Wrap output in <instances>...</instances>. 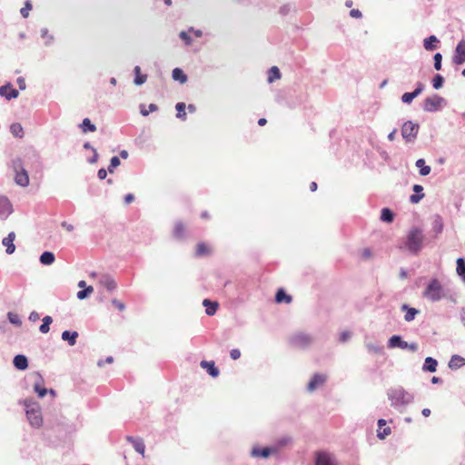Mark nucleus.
<instances>
[{
    "mask_svg": "<svg viewBox=\"0 0 465 465\" xmlns=\"http://www.w3.org/2000/svg\"><path fill=\"white\" fill-rule=\"evenodd\" d=\"M134 74H135V77H134V84L136 85H141L143 84H144L147 80V75L146 74H143L141 73V68L140 66L136 65L134 67Z\"/></svg>",
    "mask_w": 465,
    "mask_h": 465,
    "instance_id": "24",
    "label": "nucleus"
},
{
    "mask_svg": "<svg viewBox=\"0 0 465 465\" xmlns=\"http://www.w3.org/2000/svg\"><path fill=\"white\" fill-rule=\"evenodd\" d=\"M54 254L51 252H44L40 256V262L44 265H51L54 262Z\"/></svg>",
    "mask_w": 465,
    "mask_h": 465,
    "instance_id": "25",
    "label": "nucleus"
},
{
    "mask_svg": "<svg viewBox=\"0 0 465 465\" xmlns=\"http://www.w3.org/2000/svg\"><path fill=\"white\" fill-rule=\"evenodd\" d=\"M53 322V319L51 316H45L43 318V323L39 327V331L42 333H47L50 330V324Z\"/></svg>",
    "mask_w": 465,
    "mask_h": 465,
    "instance_id": "32",
    "label": "nucleus"
},
{
    "mask_svg": "<svg viewBox=\"0 0 465 465\" xmlns=\"http://www.w3.org/2000/svg\"><path fill=\"white\" fill-rule=\"evenodd\" d=\"M463 365H465V359L459 355L452 356L449 362V367L450 369H458Z\"/></svg>",
    "mask_w": 465,
    "mask_h": 465,
    "instance_id": "22",
    "label": "nucleus"
},
{
    "mask_svg": "<svg viewBox=\"0 0 465 465\" xmlns=\"http://www.w3.org/2000/svg\"><path fill=\"white\" fill-rule=\"evenodd\" d=\"M13 213V206L5 196H0V219L7 218Z\"/></svg>",
    "mask_w": 465,
    "mask_h": 465,
    "instance_id": "8",
    "label": "nucleus"
},
{
    "mask_svg": "<svg viewBox=\"0 0 465 465\" xmlns=\"http://www.w3.org/2000/svg\"><path fill=\"white\" fill-rule=\"evenodd\" d=\"M210 252H211L210 248L204 242H200L197 244V247H196V255L197 256L207 255L210 253Z\"/></svg>",
    "mask_w": 465,
    "mask_h": 465,
    "instance_id": "35",
    "label": "nucleus"
},
{
    "mask_svg": "<svg viewBox=\"0 0 465 465\" xmlns=\"http://www.w3.org/2000/svg\"><path fill=\"white\" fill-rule=\"evenodd\" d=\"M112 304L120 312H123L125 309L124 303L117 299H114L112 301Z\"/></svg>",
    "mask_w": 465,
    "mask_h": 465,
    "instance_id": "49",
    "label": "nucleus"
},
{
    "mask_svg": "<svg viewBox=\"0 0 465 465\" xmlns=\"http://www.w3.org/2000/svg\"><path fill=\"white\" fill-rule=\"evenodd\" d=\"M101 283L109 291H113L116 287V283L112 279H105L104 281H102Z\"/></svg>",
    "mask_w": 465,
    "mask_h": 465,
    "instance_id": "44",
    "label": "nucleus"
},
{
    "mask_svg": "<svg viewBox=\"0 0 465 465\" xmlns=\"http://www.w3.org/2000/svg\"><path fill=\"white\" fill-rule=\"evenodd\" d=\"M10 131H11L12 134L15 137L22 138L24 135V129H23L22 125L18 123L13 124L10 126Z\"/></svg>",
    "mask_w": 465,
    "mask_h": 465,
    "instance_id": "31",
    "label": "nucleus"
},
{
    "mask_svg": "<svg viewBox=\"0 0 465 465\" xmlns=\"http://www.w3.org/2000/svg\"><path fill=\"white\" fill-rule=\"evenodd\" d=\"M326 381V376L322 374H314L308 384V391H313L320 386H322Z\"/></svg>",
    "mask_w": 465,
    "mask_h": 465,
    "instance_id": "11",
    "label": "nucleus"
},
{
    "mask_svg": "<svg viewBox=\"0 0 465 465\" xmlns=\"http://www.w3.org/2000/svg\"><path fill=\"white\" fill-rule=\"evenodd\" d=\"M350 337V333L348 331H343L341 334V341H346Z\"/></svg>",
    "mask_w": 465,
    "mask_h": 465,
    "instance_id": "61",
    "label": "nucleus"
},
{
    "mask_svg": "<svg viewBox=\"0 0 465 465\" xmlns=\"http://www.w3.org/2000/svg\"><path fill=\"white\" fill-rule=\"evenodd\" d=\"M441 59L442 56L440 53L435 54L434 55V67L436 70L441 69Z\"/></svg>",
    "mask_w": 465,
    "mask_h": 465,
    "instance_id": "48",
    "label": "nucleus"
},
{
    "mask_svg": "<svg viewBox=\"0 0 465 465\" xmlns=\"http://www.w3.org/2000/svg\"><path fill=\"white\" fill-rule=\"evenodd\" d=\"M423 239L421 230L412 228L408 233L406 245L411 252L417 253L421 248Z\"/></svg>",
    "mask_w": 465,
    "mask_h": 465,
    "instance_id": "2",
    "label": "nucleus"
},
{
    "mask_svg": "<svg viewBox=\"0 0 465 465\" xmlns=\"http://www.w3.org/2000/svg\"><path fill=\"white\" fill-rule=\"evenodd\" d=\"M389 346L391 348L399 347L401 349H407L408 342L401 340V338L398 335H393L389 340Z\"/></svg>",
    "mask_w": 465,
    "mask_h": 465,
    "instance_id": "16",
    "label": "nucleus"
},
{
    "mask_svg": "<svg viewBox=\"0 0 465 465\" xmlns=\"http://www.w3.org/2000/svg\"><path fill=\"white\" fill-rule=\"evenodd\" d=\"M158 106L155 104H150L146 109L144 104L140 105V112L143 116H147L150 113L157 111Z\"/></svg>",
    "mask_w": 465,
    "mask_h": 465,
    "instance_id": "39",
    "label": "nucleus"
},
{
    "mask_svg": "<svg viewBox=\"0 0 465 465\" xmlns=\"http://www.w3.org/2000/svg\"><path fill=\"white\" fill-rule=\"evenodd\" d=\"M280 78H281V73H280L279 68L277 66H272L269 70L268 81L270 83H272L273 81L278 80Z\"/></svg>",
    "mask_w": 465,
    "mask_h": 465,
    "instance_id": "33",
    "label": "nucleus"
},
{
    "mask_svg": "<svg viewBox=\"0 0 465 465\" xmlns=\"http://www.w3.org/2000/svg\"><path fill=\"white\" fill-rule=\"evenodd\" d=\"M443 77L440 74H436L432 79V85L435 89H440L443 84Z\"/></svg>",
    "mask_w": 465,
    "mask_h": 465,
    "instance_id": "43",
    "label": "nucleus"
},
{
    "mask_svg": "<svg viewBox=\"0 0 465 465\" xmlns=\"http://www.w3.org/2000/svg\"><path fill=\"white\" fill-rule=\"evenodd\" d=\"M424 297L431 302L440 301L443 297V288L439 280L433 279L423 293Z\"/></svg>",
    "mask_w": 465,
    "mask_h": 465,
    "instance_id": "3",
    "label": "nucleus"
},
{
    "mask_svg": "<svg viewBox=\"0 0 465 465\" xmlns=\"http://www.w3.org/2000/svg\"><path fill=\"white\" fill-rule=\"evenodd\" d=\"M14 169L16 173L15 183L21 186H27L29 183V177L27 172L23 168L21 161H14Z\"/></svg>",
    "mask_w": 465,
    "mask_h": 465,
    "instance_id": "5",
    "label": "nucleus"
},
{
    "mask_svg": "<svg viewBox=\"0 0 465 465\" xmlns=\"http://www.w3.org/2000/svg\"><path fill=\"white\" fill-rule=\"evenodd\" d=\"M402 310H407V312L406 314L404 315V319L406 322H411L412 321L416 314L418 313V311L414 308H408L407 305H403L402 306Z\"/></svg>",
    "mask_w": 465,
    "mask_h": 465,
    "instance_id": "37",
    "label": "nucleus"
},
{
    "mask_svg": "<svg viewBox=\"0 0 465 465\" xmlns=\"http://www.w3.org/2000/svg\"><path fill=\"white\" fill-rule=\"evenodd\" d=\"M203 304L205 307L206 313L210 316L215 314L219 306L218 302H211L208 299L203 300Z\"/></svg>",
    "mask_w": 465,
    "mask_h": 465,
    "instance_id": "18",
    "label": "nucleus"
},
{
    "mask_svg": "<svg viewBox=\"0 0 465 465\" xmlns=\"http://www.w3.org/2000/svg\"><path fill=\"white\" fill-rule=\"evenodd\" d=\"M77 337H78L77 331L71 332L69 331H64L62 333V339L64 341H67L69 345H71V346H74L76 343Z\"/></svg>",
    "mask_w": 465,
    "mask_h": 465,
    "instance_id": "20",
    "label": "nucleus"
},
{
    "mask_svg": "<svg viewBox=\"0 0 465 465\" xmlns=\"http://www.w3.org/2000/svg\"><path fill=\"white\" fill-rule=\"evenodd\" d=\"M422 190H423V188H422V186H421V185H420V184H415V185L413 186V191H414L415 193H418L422 192Z\"/></svg>",
    "mask_w": 465,
    "mask_h": 465,
    "instance_id": "64",
    "label": "nucleus"
},
{
    "mask_svg": "<svg viewBox=\"0 0 465 465\" xmlns=\"http://www.w3.org/2000/svg\"><path fill=\"white\" fill-rule=\"evenodd\" d=\"M179 35H180L181 39H183L187 45H190L192 44V40H191V37L188 35V33L183 31L180 33Z\"/></svg>",
    "mask_w": 465,
    "mask_h": 465,
    "instance_id": "51",
    "label": "nucleus"
},
{
    "mask_svg": "<svg viewBox=\"0 0 465 465\" xmlns=\"http://www.w3.org/2000/svg\"><path fill=\"white\" fill-rule=\"evenodd\" d=\"M389 434H391V429L390 428H386L383 430V432L382 433H379V437L383 439L385 438L386 436H388Z\"/></svg>",
    "mask_w": 465,
    "mask_h": 465,
    "instance_id": "59",
    "label": "nucleus"
},
{
    "mask_svg": "<svg viewBox=\"0 0 465 465\" xmlns=\"http://www.w3.org/2000/svg\"><path fill=\"white\" fill-rule=\"evenodd\" d=\"M186 228L184 224L178 222L174 224L173 235L176 239H183L185 235Z\"/></svg>",
    "mask_w": 465,
    "mask_h": 465,
    "instance_id": "19",
    "label": "nucleus"
},
{
    "mask_svg": "<svg viewBox=\"0 0 465 465\" xmlns=\"http://www.w3.org/2000/svg\"><path fill=\"white\" fill-rule=\"evenodd\" d=\"M453 62L456 64H462L465 63V40H461L456 46Z\"/></svg>",
    "mask_w": 465,
    "mask_h": 465,
    "instance_id": "9",
    "label": "nucleus"
},
{
    "mask_svg": "<svg viewBox=\"0 0 465 465\" xmlns=\"http://www.w3.org/2000/svg\"><path fill=\"white\" fill-rule=\"evenodd\" d=\"M94 292V288L92 286L85 287L84 290L79 291L77 292V298L79 300H83L90 295Z\"/></svg>",
    "mask_w": 465,
    "mask_h": 465,
    "instance_id": "41",
    "label": "nucleus"
},
{
    "mask_svg": "<svg viewBox=\"0 0 465 465\" xmlns=\"http://www.w3.org/2000/svg\"><path fill=\"white\" fill-rule=\"evenodd\" d=\"M201 367L213 378L218 377L219 375V370L215 367L214 361H202L200 363Z\"/></svg>",
    "mask_w": 465,
    "mask_h": 465,
    "instance_id": "15",
    "label": "nucleus"
},
{
    "mask_svg": "<svg viewBox=\"0 0 465 465\" xmlns=\"http://www.w3.org/2000/svg\"><path fill=\"white\" fill-rule=\"evenodd\" d=\"M35 391L38 394L40 398H43L46 395V389L43 388L40 384L36 383L34 386Z\"/></svg>",
    "mask_w": 465,
    "mask_h": 465,
    "instance_id": "46",
    "label": "nucleus"
},
{
    "mask_svg": "<svg viewBox=\"0 0 465 465\" xmlns=\"http://www.w3.org/2000/svg\"><path fill=\"white\" fill-rule=\"evenodd\" d=\"M457 273L462 277L465 282V261L463 258H459L457 260Z\"/></svg>",
    "mask_w": 465,
    "mask_h": 465,
    "instance_id": "38",
    "label": "nucleus"
},
{
    "mask_svg": "<svg viewBox=\"0 0 465 465\" xmlns=\"http://www.w3.org/2000/svg\"><path fill=\"white\" fill-rule=\"evenodd\" d=\"M416 166L420 169V174L422 176H426L430 173V167L425 164L424 159L417 160Z\"/></svg>",
    "mask_w": 465,
    "mask_h": 465,
    "instance_id": "28",
    "label": "nucleus"
},
{
    "mask_svg": "<svg viewBox=\"0 0 465 465\" xmlns=\"http://www.w3.org/2000/svg\"><path fill=\"white\" fill-rule=\"evenodd\" d=\"M0 95L10 100L18 96V91L13 88L10 84H7L0 87Z\"/></svg>",
    "mask_w": 465,
    "mask_h": 465,
    "instance_id": "14",
    "label": "nucleus"
},
{
    "mask_svg": "<svg viewBox=\"0 0 465 465\" xmlns=\"http://www.w3.org/2000/svg\"><path fill=\"white\" fill-rule=\"evenodd\" d=\"M230 356L232 360H237L241 357V351L238 349H232L230 351Z\"/></svg>",
    "mask_w": 465,
    "mask_h": 465,
    "instance_id": "53",
    "label": "nucleus"
},
{
    "mask_svg": "<svg viewBox=\"0 0 465 465\" xmlns=\"http://www.w3.org/2000/svg\"><path fill=\"white\" fill-rule=\"evenodd\" d=\"M443 99L438 95L427 97L424 100L423 109L427 112H435L440 109Z\"/></svg>",
    "mask_w": 465,
    "mask_h": 465,
    "instance_id": "7",
    "label": "nucleus"
},
{
    "mask_svg": "<svg viewBox=\"0 0 465 465\" xmlns=\"http://www.w3.org/2000/svg\"><path fill=\"white\" fill-rule=\"evenodd\" d=\"M15 239V233L14 232H9L7 237L4 238L2 243L6 247V253L12 254L15 251V245L14 244V241Z\"/></svg>",
    "mask_w": 465,
    "mask_h": 465,
    "instance_id": "13",
    "label": "nucleus"
},
{
    "mask_svg": "<svg viewBox=\"0 0 465 465\" xmlns=\"http://www.w3.org/2000/svg\"><path fill=\"white\" fill-rule=\"evenodd\" d=\"M419 131V125L408 121L401 127V135L406 142H412L416 138Z\"/></svg>",
    "mask_w": 465,
    "mask_h": 465,
    "instance_id": "4",
    "label": "nucleus"
},
{
    "mask_svg": "<svg viewBox=\"0 0 465 465\" xmlns=\"http://www.w3.org/2000/svg\"><path fill=\"white\" fill-rule=\"evenodd\" d=\"M26 407V417L30 424L35 428H39L43 424V418L41 414V408L35 402L28 403L25 401Z\"/></svg>",
    "mask_w": 465,
    "mask_h": 465,
    "instance_id": "1",
    "label": "nucleus"
},
{
    "mask_svg": "<svg viewBox=\"0 0 465 465\" xmlns=\"http://www.w3.org/2000/svg\"><path fill=\"white\" fill-rule=\"evenodd\" d=\"M134 194H132V193H128V194H127V195H125V197H124V203H125L126 204H129V203H133V202H134Z\"/></svg>",
    "mask_w": 465,
    "mask_h": 465,
    "instance_id": "56",
    "label": "nucleus"
},
{
    "mask_svg": "<svg viewBox=\"0 0 465 465\" xmlns=\"http://www.w3.org/2000/svg\"><path fill=\"white\" fill-rule=\"evenodd\" d=\"M435 223H436V226H437V232H441L442 228H443V224H442L441 220L439 218L438 220H436Z\"/></svg>",
    "mask_w": 465,
    "mask_h": 465,
    "instance_id": "58",
    "label": "nucleus"
},
{
    "mask_svg": "<svg viewBox=\"0 0 465 465\" xmlns=\"http://www.w3.org/2000/svg\"><path fill=\"white\" fill-rule=\"evenodd\" d=\"M350 15H351V17H354V18L361 17V13L358 9L351 10Z\"/></svg>",
    "mask_w": 465,
    "mask_h": 465,
    "instance_id": "54",
    "label": "nucleus"
},
{
    "mask_svg": "<svg viewBox=\"0 0 465 465\" xmlns=\"http://www.w3.org/2000/svg\"><path fill=\"white\" fill-rule=\"evenodd\" d=\"M97 176H98V178H99V179H101V180L105 179V178H106V176H107V172H106V170H105V169H100V170L98 171Z\"/></svg>",
    "mask_w": 465,
    "mask_h": 465,
    "instance_id": "55",
    "label": "nucleus"
},
{
    "mask_svg": "<svg viewBox=\"0 0 465 465\" xmlns=\"http://www.w3.org/2000/svg\"><path fill=\"white\" fill-rule=\"evenodd\" d=\"M423 197H424L423 193H421L420 195L419 194H412L410 197V201L412 203H418Z\"/></svg>",
    "mask_w": 465,
    "mask_h": 465,
    "instance_id": "52",
    "label": "nucleus"
},
{
    "mask_svg": "<svg viewBox=\"0 0 465 465\" xmlns=\"http://www.w3.org/2000/svg\"><path fill=\"white\" fill-rule=\"evenodd\" d=\"M81 128H82L83 133L95 132L96 131L95 125L91 123L89 118H84L83 120V123L81 124Z\"/></svg>",
    "mask_w": 465,
    "mask_h": 465,
    "instance_id": "30",
    "label": "nucleus"
},
{
    "mask_svg": "<svg viewBox=\"0 0 465 465\" xmlns=\"http://www.w3.org/2000/svg\"><path fill=\"white\" fill-rule=\"evenodd\" d=\"M407 349L414 352L418 350V344L415 342L408 343Z\"/></svg>",
    "mask_w": 465,
    "mask_h": 465,
    "instance_id": "57",
    "label": "nucleus"
},
{
    "mask_svg": "<svg viewBox=\"0 0 465 465\" xmlns=\"http://www.w3.org/2000/svg\"><path fill=\"white\" fill-rule=\"evenodd\" d=\"M126 440L133 443L134 448L137 452L141 453L143 456L144 455L145 447L142 440H135L131 436H128Z\"/></svg>",
    "mask_w": 465,
    "mask_h": 465,
    "instance_id": "21",
    "label": "nucleus"
},
{
    "mask_svg": "<svg viewBox=\"0 0 465 465\" xmlns=\"http://www.w3.org/2000/svg\"><path fill=\"white\" fill-rule=\"evenodd\" d=\"M438 39L435 35H430L424 40L423 45L427 51H432L436 48L435 44L438 43Z\"/></svg>",
    "mask_w": 465,
    "mask_h": 465,
    "instance_id": "29",
    "label": "nucleus"
},
{
    "mask_svg": "<svg viewBox=\"0 0 465 465\" xmlns=\"http://www.w3.org/2000/svg\"><path fill=\"white\" fill-rule=\"evenodd\" d=\"M190 32H192L196 37H201L203 35L201 30H194L193 28L190 29Z\"/></svg>",
    "mask_w": 465,
    "mask_h": 465,
    "instance_id": "63",
    "label": "nucleus"
},
{
    "mask_svg": "<svg viewBox=\"0 0 465 465\" xmlns=\"http://www.w3.org/2000/svg\"><path fill=\"white\" fill-rule=\"evenodd\" d=\"M381 219L383 222L391 223L393 221V219H394V215H393L392 212L390 209L383 208L381 210Z\"/></svg>",
    "mask_w": 465,
    "mask_h": 465,
    "instance_id": "34",
    "label": "nucleus"
},
{
    "mask_svg": "<svg viewBox=\"0 0 465 465\" xmlns=\"http://www.w3.org/2000/svg\"><path fill=\"white\" fill-rule=\"evenodd\" d=\"M291 341L293 346L304 349L312 343V338L308 333L297 332L292 337Z\"/></svg>",
    "mask_w": 465,
    "mask_h": 465,
    "instance_id": "6",
    "label": "nucleus"
},
{
    "mask_svg": "<svg viewBox=\"0 0 465 465\" xmlns=\"http://www.w3.org/2000/svg\"><path fill=\"white\" fill-rule=\"evenodd\" d=\"M275 301L278 303L286 302L290 303L292 302V297L285 293L282 289L278 290L275 295Z\"/></svg>",
    "mask_w": 465,
    "mask_h": 465,
    "instance_id": "27",
    "label": "nucleus"
},
{
    "mask_svg": "<svg viewBox=\"0 0 465 465\" xmlns=\"http://www.w3.org/2000/svg\"><path fill=\"white\" fill-rule=\"evenodd\" d=\"M14 365L16 369L24 371L28 367V361L24 355H16L14 358Z\"/></svg>",
    "mask_w": 465,
    "mask_h": 465,
    "instance_id": "17",
    "label": "nucleus"
},
{
    "mask_svg": "<svg viewBox=\"0 0 465 465\" xmlns=\"http://www.w3.org/2000/svg\"><path fill=\"white\" fill-rule=\"evenodd\" d=\"M404 396H405V392L402 390L392 391L391 393L390 394V397L391 398V400H393L394 398H397V401L400 400L403 401Z\"/></svg>",
    "mask_w": 465,
    "mask_h": 465,
    "instance_id": "45",
    "label": "nucleus"
},
{
    "mask_svg": "<svg viewBox=\"0 0 465 465\" xmlns=\"http://www.w3.org/2000/svg\"><path fill=\"white\" fill-rule=\"evenodd\" d=\"M423 90V84L421 83L417 84L416 89L411 93H405L401 96V101L404 104H411L412 100L417 97Z\"/></svg>",
    "mask_w": 465,
    "mask_h": 465,
    "instance_id": "12",
    "label": "nucleus"
},
{
    "mask_svg": "<svg viewBox=\"0 0 465 465\" xmlns=\"http://www.w3.org/2000/svg\"><path fill=\"white\" fill-rule=\"evenodd\" d=\"M120 165V160L117 156H114L110 161L108 171L113 173L114 169Z\"/></svg>",
    "mask_w": 465,
    "mask_h": 465,
    "instance_id": "47",
    "label": "nucleus"
},
{
    "mask_svg": "<svg viewBox=\"0 0 465 465\" xmlns=\"http://www.w3.org/2000/svg\"><path fill=\"white\" fill-rule=\"evenodd\" d=\"M271 453L272 450L270 448L254 449L252 450V455L262 458H268Z\"/></svg>",
    "mask_w": 465,
    "mask_h": 465,
    "instance_id": "36",
    "label": "nucleus"
},
{
    "mask_svg": "<svg viewBox=\"0 0 465 465\" xmlns=\"http://www.w3.org/2000/svg\"><path fill=\"white\" fill-rule=\"evenodd\" d=\"M172 76L173 80L178 81L181 84H185L187 82V75L181 68H174L173 70Z\"/></svg>",
    "mask_w": 465,
    "mask_h": 465,
    "instance_id": "23",
    "label": "nucleus"
},
{
    "mask_svg": "<svg viewBox=\"0 0 465 465\" xmlns=\"http://www.w3.org/2000/svg\"><path fill=\"white\" fill-rule=\"evenodd\" d=\"M315 465H336L331 455L327 452H318L316 454Z\"/></svg>",
    "mask_w": 465,
    "mask_h": 465,
    "instance_id": "10",
    "label": "nucleus"
},
{
    "mask_svg": "<svg viewBox=\"0 0 465 465\" xmlns=\"http://www.w3.org/2000/svg\"><path fill=\"white\" fill-rule=\"evenodd\" d=\"M361 256L362 259L364 260H369L372 257V252L371 251V249L369 248H364L361 252Z\"/></svg>",
    "mask_w": 465,
    "mask_h": 465,
    "instance_id": "50",
    "label": "nucleus"
},
{
    "mask_svg": "<svg viewBox=\"0 0 465 465\" xmlns=\"http://www.w3.org/2000/svg\"><path fill=\"white\" fill-rule=\"evenodd\" d=\"M29 319L31 321H36L39 319V314L36 312H31Z\"/></svg>",
    "mask_w": 465,
    "mask_h": 465,
    "instance_id": "62",
    "label": "nucleus"
},
{
    "mask_svg": "<svg viewBox=\"0 0 465 465\" xmlns=\"http://www.w3.org/2000/svg\"><path fill=\"white\" fill-rule=\"evenodd\" d=\"M62 226L68 232H72L74 230V226L72 224L67 223L66 222H63Z\"/></svg>",
    "mask_w": 465,
    "mask_h": 465,
    "instance_id": "60",
    "label": "nucleus"
},
{
    "mask_svg": "<svg viewBox=\"0 0 465 465\" xmlns=\"http://www.w3.org/2000/svg\"><path fill=\"white\" fill-rule=\"evenodd\" d=\"M185 104L184 103H178L175 105V108L177 110V117L181 118L183 120L186 119V113H185Z\"/></svg>",
    "mask_w": 465,
    "mask_h": 465,
    "instance_id": "40",
    "label": "nucleus"
},
{
    "mask_svg": "<svg viewBox=\"0 0 465 465\" xmlns=\"http://www.w3.org/2000/svg\"><path fill=\"white\" fill-rule=\"evenodd\" d=\"M32 4L30 1H26L25 6L21 8L20 13L24 18H27L29 16V12L32 10Z\"/></svg>",
    "mask_w": 465,
    "mask_h": 465,
    "instance_id": "42",
    "label": "nucleus"
},
{
    "mask_svg": "<svg viewBox=\"0 0 465 465\" xmlns=\"http://www.w3.org/2000/svg\"><path fill=\"white\" fill-rule=\"evenodd\" d=\"M437 365L438 362L435 359L431 357H427L425 360V363L423 365V370L428 371L430 372H434L436 371Z\"/></svg>",
    "mask_w": 465,
    "mask_h": 465,
    "instance_id": "26",
    "label": "nucleus"
}]
</instances>
